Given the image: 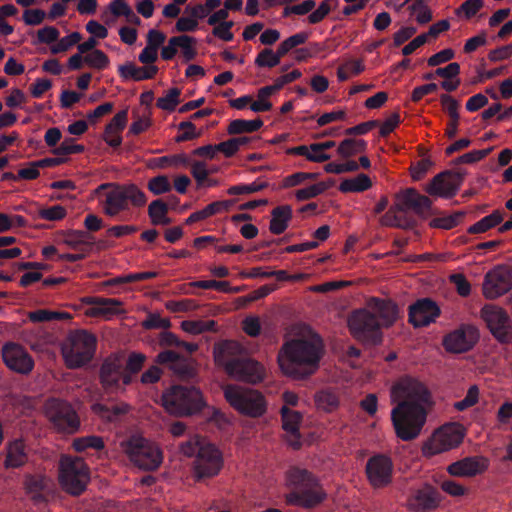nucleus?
Masks as SVG:
<instances>
[{
  "mask_svg": "<svg viewBox=\"0 0 512 512\" xmlns=\"http://www.w3.org/2000/svg\"><path fill=\"white\" fill-rule=\"evenodd\" d=\"M504 218V213L500 210H494L490 215L485 216L472 226L468 228V233L470 234H478L484 233L497 225H499Z\"/></svg>",
  "mask_w": 512,
  "mask_h": 512,
  "instance_id": "obj_37",
  "label": "nucleus"
},
{
  "mask_svg": "<svg viewBox=\"0 0 512 512\" xmlns=\"http://www.w3.org/2000/svg\"><path fill=\"white\" fill-rule=\"evenodd\" d=\"M292 218V208L289 205L275 207L271 211V220L269 230L272 234L279 235L283 233Z\"/></svg>",
  "mask_w": 512,
  "mask_h": 512,
  "instance_id": "obj_32",
  "label": "nucleus"
},
{
  "mask_svg": "<svg viewBox=\"0 0 512 512\" xmlns=\"http://www.w3.org/2000/svg\"><path fill=\"white\" fill-rule=\"evenodd\" d=\"M348 327L359 341L379 343L381 341L380 325L378 319L366 306L364 309L354 311L348 318Z\"/></svg>",
  "mask_w": 512,
  "mask_h": 512,
  "instance_id": "obj_10",
  "label": "nucleus"
},
{
  "mask_svg": "<svg viewBox=\"0 0 512 512\" xmlns=\"http://www.w3.org/2000/svg\"><path fill=\"white\" fill-rule=\"evenodd\" d=\"M391 398L393 402L402 403H420L421 405H431V393L427 386L420 380L405 376L399 379L391 388Z\"/></svg>",
  "mask_w": 512,
  "mask_h": 512,
  "instance_id": "obj_11",
  "label": "nucleus"
},
{
  "mask_svg": "<svg viewBox=\"0 0 512 512\" xmlns=\"http://www.w3.org/2000/svg\"><path fill=\"white\" fill-rule=\"evenodd\" d=\"M170 370L182 380L192 379L197 374L194 362L183 356L179 357Z\"/></svg>",
  "mask_w": 512,
  "mask_h": 512,
  "instance_id": "obj_41",
  "label": "nucleus"
},
{
  "mask_svg": "<svg viewBox=\"0 0 512 512\" xmlns=\"http://www.w3.org/2000/svg\"><path fill=\"white\" fill-rule=\"evenodd\" d=\"M286 54L281 49L280 46H278L276 52H273L272 49H264L262 50L255 59V64L258 67H275L280 63V60L282 57H284Z\"/></svg>",
  "mask_w": 512,
  "mask_h": 512,
  "instance_id": "obj_42",
  "label": "nucleus"
},
{
  "mask_svg": "<svg viewBox=\"0 0 512 512\" xmlns=\"http://www.w3.org/2000/svg\"><path fill=\"white\" fill-rule=\"evenodd\" d=\"M326 493L319 484L318 480L314 481L300 491H290L285 495L287 504L301 506L304 508H313L326 499Z\"/></svg>",
  "mask_w": 512,
  "mask_h": 512,
  "instance_id": "obj_24",
  "label": "nucleus"
},
{
  "mask_svg": "<svg viewBox=\"0 0 512 512\" xmlns=\"http://www.w3.org/2000/svg\"><path fill=\"white\" fill-rule=\"evenodd\" d=\"M487 468L488 460L485 457L473 456L451 463L447 471L455 477H474L485 472Z\"/></svg>",
  "mask_w": 512,
  "mask_h": 512,
  "instance_id": "obj_29",
  "label": "nucleus"
},
{
  "mask_svg": "<svg viewBox=\"0 0 512 512\" xmlns=\"http://www.w3.org/2000/svg\"><path fill=\"white\" fill-rule=\"evenodd\" d=\"M395 208L401 210L403 214L407 211H413L421 217L430 215L432 202L431 200L414 188H407L395 194Z\"/></svg>",
  "mask_w": 512,
  "mask_h": 512,
  "instance_id": "obj_20",
  "label": "nucleus"
},
{
  "mask_svg": "<svg viewBox=\"0 0 512 512\" xmlns=\"http://www.w3.org/2000/svg\"><path fill=\"white\" fill-rule=\"evenodd\" d=\"M120 448L129 461L144 471H154L163 461L161 449L154 442L138 435L121 441Z\"/></svg>",
  "mask_w": 512,
  "mask_h": 512,
  "instance_id": "obj_4",
  "label": "nucleus"
},
{
  "mask_svg": "<svg viewBox=\"0 0 512 512\" xmlns=\"http://www.w3.org/2000/svg\"><path fill=\"white\" fill-rule=\"evenodd\" d=\"M181 328L189 334L197 335L206 331H217V323L214 320H185L181 322Z\"/></svg>",
  "mask_w": 512,
  "mask_h": 512,
  "instance_id": "obj_43",
  "label": "nucleus"
},
{
  "mask_svg": "<svg viewBox=\"0 0 512 512\" xmlns=\"http://www.w3.org/2000/svg\"><path fill=\"white\" fill-rule=\"evenodd\" d=\"M438 491L429 484L410 489L404 504L409 512H430L440 505Z\"/></svg>",
  "mask_w": 512,
  "mask_h": 512,
  "instance_id": "obj_18",
  "label": "nucleus"
},
{
  "mask_svg": "<svg viewBox=\"0 0 512 512\" xmlns=\"http://www.w3.org/2000/svg\"><path fill=\"white\" fill-rule=\"evenodd\" d=\"M28 461L26 446L22 440H15L7 446L5 467L18 468Z\"/></svg>",
  "mask_w": 512,
  "mask_h": 512,
  "instance_id": "obj_33",
  "label": "nucleus"
},
{
  "mask_svg": "<svg viewBox=\"0 0 512 512\" xmlns=\"http://www.w3.org/2000/svg\"><path fill=\"white\" fill-rule=\"evenodd\" d=\"M223 467V458L218 448L212 444H204V448L193 462V476L196 481H204L215 477Z\"/></svg>",
  "mask_w": 512,
  "mask_h": 512,
  "instance_id": "obj_12",
  "label": "nucleus"
},
{
  "mask_svg": "<svg viewBox=\"0 0 512 512\" xmlns=\"http://www.w3.org/2000/svg\"><path fill=\"white\" fill-rule=\"evenodd\" d=\"M91 236L82 230H69L64 234L63 242L73 249L81 247L82 251L92 250L93 243L90 242Z\"/></svg>",
  "mask_w": 512,
  "mask_h": 512,
  "instance_id": "obj_36",
  "label": "nucleus"
},
{
  "mask_svg": "<svg viewBox=\"0 0 512 512\" xmlns=\"http://www.w3.org/2000/svg\"><path fill=\"white\" fill-rule=\"evenodd\" d=\"M223 392L231 407L245 416L257 418L266 412L265 398L255 389L229 384L223 387Z\"/></svg>",
  "mask_w": 512,
  "mask_h": 512,
  "instance_id": "obj_6",
  "label": "nucleus"
},
{
  "mask_svg": "<svg viewBox=\"0 0 512 512\" xmlns=\"http://www.w3.org/2000/svg\"><path fill=\"white\" fill-rule=\"evenodd\" d=\"M85 303L91 305L87 310V315L91 317L111 319L116 315L125 313V310L122 308L123 303L115 298L88 297Z\"/></svg>",
  "mask_w": 512,
  "mask_h": 512,
  "instance_id": "obj_28",
  "label": "nucleus"
},
{
  "mask_svg": "<svg viewBox=\"0 0 512 512\" xmlns=\"http://www.w3.org/2000/svg\"><path fill=\"white\" fill-rule=\"evenodd\" d=\"M427 411L420 403H398L391 412V420L398 438L411 441L417 438L426 423Z\"/></svg>",
  "mask_w": 512,
  "mask_h": 512,
  "instance_id": "obj_3",
  "label": "nucleus"
},
{
  "mask_svg": "<svg viewBox=\"0 0 512 512\" xmlns=\"http://www.w3.org/2000/svg\"><path fill=\"white\" fill-rule=\"evenodd\" d=\"M209 442L199 435H194L190 437L188 440L182 442L179 446L180 452L186 457H197L200 450L204 448V444H208Z\"/></svg>",
  "mask_w": 512,
  "mask_h": 512,
  "instance_id": "obj_44",
  "label": "nucleus"
},
{
  "mask_svg": "<svg viewBox=\"0 0 512 512\" xmlns=\"http://www.w3.org/2000/svg\"><path fill=\"white\" fill-rule=\"evenodd\" d=\"M228 376L238 381L256 384L263 381L265 377V369L256 360L244 355L235 364V367L229 371Z\"/></svg>",
  "mask_w": 512,
  "mask_h": 512,
  "instance_id": "obj_26",
  "label": "nucleus"
},
{
  "mask_svg": "<svg viewBox=\"0 0 512 512\" xmlns=\"http://www.w3.org/2000/svg\"><path fill=\"white\" fill-rule=\"evenodd\" d=\"M147 187L154 195H161L171 190L169 178L166 175H158L148 181Z\"/></svg>",
  "mask_w": 512,
  "mask_h": 512,
  "instance_id": "obj_55",
  "label": "nucleus"
},
{
  "mask_svg": "<svg viewBox=\"0 0 512 512\" xmlns=\"http://www.w3.org/2000/svg\"><path fill=\"white\" fill-rule=\"evenodd\" d=\"M59 482L67 493L78 496L86 489L89 471L79 457L62 456L59 463Z\"/></svg>",
  "mask_w": 512,
  "mask_h": 512,
  "instance_id": "obj_7",
  "label": "nucleus"
},
{
  "mask_svg": "<svg viewBox=\"0 0 512 512\" xmlns=\"http://www.w3.org/2000/svg\"><path fill=\"white\" fill-rule=\"evenodd\" d=\"M492 147L483 149V150H474L468 153H465L452 161L454 165L460 164H473L479 162L484 159L486 156L490 154L492 151Z\"/></svg>",
  "mask_w": 512,
  "mask_h": 512,
  "instance_id": "obj_56",
  "label": "nucleus"
},
{
  "mask_svg": "<svg viewBox=\"0 0 512 512\" xmlns=\"http://www.w3.org/2000/svg\"><path fill=\"white\" fill-rule=\"evenodd\" d=\"M127 203L124 185H116L106 194L104 211L109 216H115L127 208Z\"/></svg>",
  "mask_w": 512,
  "mask_h": 512,
  "instance_id": "obj_30",
  "label": "nucleus"
},
{
  "mask_svg": "<svg viewBox=\"0 0 512 512\" xmlns=\"http://www.w3.org/2000/svg\"><path fill=\"white\" fill-rule=\"evenodd\" d=\"M96 343V337L85 330L71 332L62 345L66 366L77 369L90 362L96 351Z\"/></svg>",
  "mask_w": 512,
  "mask_h": 512,
  "instance_id": "obj_5",
  "label": "nucleus"
},
{
  "mask_svg": "<svg viewBox=\"0 0 512 512\" xmlns=\"http://www.w3.org/2000/svg\"><path fill=\"white\" fill-rule=\"evenodd\" d=\"M463 179L464 174L460 172H441L433 177L426 187V192L432 196L453 197L459 190Z\"/></svg>",
  "mask_w": 512,
  "mask_h": 512,
  "instance_id": "obj_22",
  "label": "nucleus"
},
{
  "mask_svg": "<svg viewBox=\"0 0 512 512\" xmlns=\"http://www.w3.org/2000/svg\"><path fill=\"white\" fill-rule=\"evenodd\" d=\"M262 126L263 121L260 118L255 120L236 119L229 123L227 132L229 135L252 133L259 130Z\"/></svg>",
  "mask_w": 512,
  "mask_h": 512,
  "instance_id": "obj_38",
  "label": "nucleus"
},
{
  "mask_svg": "<svg viewBox=\"0 0 512 512\" xmlns=\"http://www.w3.org/2000/svg\"><path fill=\"white\" fill-rule=\"evenodd\" d=\"M478 340V329L472 325L463 324L444 336L442 344L446 351L458 354L471 350Z\"/></svg>",
  "mask_w": 512,
  "mask_h": 512,
  "instance_id": "obj_19",
  "label": "nucleus"
},
{
  "mask_svg": "<svg viewBox=\"0 0 512 512\" xmlns=\"http://www.w3.org/2000/svg\"><path fill=\"white\" fill-rule=\"evenodd\" d=\"M50 480L42 475H28L25 478V488L28 493L32 494L35 501L42 499L41 491L44 490Z\"/></svg>",
  "mask_w": 512,
  "mask_h": 512,
  "instance_id": "obj_40",
  "label": "nucleus"
},
{
  "mask_svg": "<svg viewBox=\"0 0 512 512\" xmlns=\"http://www.w3.org/2000/svg\"><path fill=\"white\" fill-rule=\"evenodd\" d=\"M196 39L188 35L178 36V49L181 50L184 61L189 62L197 56Z\"/></svg>",
  "mask_w": 512,
  "mask_h": 512,
  "instance_id": "obj_50",
  "label": "nucleus"
},
{
  "mask_svg": "<svg viewBox=\"0 0 512 512\" xmlns=\"http://www.w3.org/2000/svg\"><path fill=\"white\" fill-rule=\"evenodd\" d=\"M245 353V348L233 340H224L213 346L214 362L217 366L223 368L227 375Z\"/></svg>",
  "mask_w": 512,
  "mask_h": 512,
  "instance_id": "obj_21",
  "label": "nucleus"
},
{
  "mask_svg": "<svg viewBox=\"0 0 512 512\" xmlns=\"http://www.w3.org/2000/svg\"><path fill=\"white\" fill-rule=\"evenodd\" d=\"M366 149V142L364 140L357 139H345L338 146V153L344 157L348 158L357 153L364 152Z\"/></svg>",
  "mask_w": 512,
  "mask_h": 512,
  "instance_id": "obj_46",
  "label": "nucleus"
},
{
  "mask_svg": "<svg viewBox=\"0 0 512 512\" xmlns=\"http://www.w3.org/2000/svg\"><path fill=\"white\" fill-rule=\"evenodd\" d=\"M166 309L170 312H189L195 311L199 308V305L192 299H183L180 301H168L165 303Z\"/></svg>",
  "mask_w": 512,
  "mask_h": 512,
  "instance_id": "obj_59",
  "label": "nucleus"
},
{
  "mask_svg": "<svg viewBox=\"0 0 512 512\" xmlns=\"http://www.w3.org/2000/svg\"><path fill=\"white\" fill-rule=\"evenodd\" d=\"M125 356L122 353H114L106 357L99 369V381L106 392L124 390L123 386L129 385L131 379L125 375Z\"/></svg>",
  "mask_w": 512,
  "mask_h": 512,
  "instance_id": "obj_8",
  "label": "nucleus"
},
{
  "mask_svg": "<svg viewBox=\"0 0 512 512\" xmlns=\"http://www.w3.org/2000/svg\"><path fill=\"white\" fill-rule=\"evenodd\" d=\"M127 202L130 201L132 205L141 207L146 204L147 198L143 191H141L136 185L129 184L124 185Z\"/></svg>",
  "mask_w": 512,
  "mask_h": 512,
  "instance_id": "obj_60",
  "label": "nucleus"
},
{
  "mask_svg": "<svg viewBox=\"0 0 512 512\" xmlns=\"http://www.w3.org/2000/svg\"><path fill=\"white\" fill-rule=\"evenodd\" d=\"M372 186L371 179L366 174H358L351 179H345L341 182L339 190L343 193L347 192H362Z\"/></svg>",
  "mask_w": 512,
  "mask_h": 512,
  "instance_id": "obj_39",
  "label": "nucleus"
},
{
  "mask_svg": "<svg viewBox=\"0 0 512 512\" xmlns=\"http://www.w3.org/2000/svg\"><path fill=\"white\" fill-rule=\"evenodd\" d=\"M72 446L77 452H83L88 448L101 450L104 448L105 445L102 437L96 435H89L75 438L73 440Z\"/></svg>",
  "mask_w": 512,
  "mask_h": 512,
  "instance_id": "obj_45",
  "label": "nucleus"
},
{
  "mask_svg": "<svg viewBox=\"0 0 512 512\" xmlns=\"http://www.w3.org/2000/svg\"><path fill=\"white\" fill-rule=\"evenodd\" d=\"M315 403L319 409L325 412H332L338 407L339 399L335 393L324 390L316 393Z\"/></svg>",
  "mask_w": 512,
  "mask_h": 512,
  "instance_id": "obj_47",
  "label": "nucleus"
},
{
  "mask_svg": "<svg viewBox=\"0 0 512 512\" xmlns=\"http://www.w3.org/2000/svg\"><path fill=\"white\" fill-rule=\"evenodd\" d=\"M81 34L79 32H73L68 36L63 37L58 41L56 45L51 48L53 54L67 51L69 48L79 43L81 40Z\"/></svg>",
  "mask_w": 512,
  "mask_h": 512,
  "instance_id": "obj_62",
  "label": "nucleus"
},
{
  "mask_svg": "<svg viewBox=\"0 0 512 512\" xmlns=\"http://www.w3.org/2000/svg\"><path fill=\"white\" fill-rule=\"evenodd\" d=\"M332 183L333 182H331V183L319 182V183L313 184L309 187L298 189L295 192V197L298 201H305V200L314 198V197L322 194L323 192H325L328 188H330Z\"/></svg>",
  "mask_w": 512,
  "mask_h": 512,
  "instance_id": "obj_52",
  "label": "nucleus"
},
{
  "mask_svg": "<svg viewBox=\"0 0 512 512\" xmlns=\"http://www.w3.org/2000/svg\"><path fill=\"white\" fill-rule=\"evenodd\" d=\"M394 464L385 454H376L370 457L365 466V473L373 489H384L393 482Z\"/></svg>",
  "mask_w": 512,
  "mask_h": 512,
  "instance_id": "obj_14",
  "label": "nucleus"
},
{
  "mask_svg": "<svg viewBox=\"0 0 512 512\" xmlns=\"http://www.w3.org/2000/svg\"><path fill=\"white\" fill-rule=\"evenodd\" d=\"M29 320L32 322H46L52 320H67L71 319V315L67 312L50 311L46 309H39L28 314Z\"/></svg>",
  "mask_w": 512,
  "mask_h": 512,
  "instance_id": "obj_48",
  "label": "nucleus"
},
{
  "mask_svg": "<svg viewBox=\"0 0 512 512\" xmlns=\"http://www.w3.org/2000/svg\"><path fill=\"white\" fill-rule=\"evenodd\" d=\"M282 418V428L285 431V440L294 450L301 448V434L299 428L302 422V414L298 411L288 408L286 405L280 410Z\"/></svg>",
  "mask_w": 512,
  "mask_h": 512,
  "instance_id": "obj_27",
  "label": "nucleus"
},
{
  "mask_svg": "<svg viewBox=\"0 0 512 512\" xmlns=\"http://www.w3.org/2000/svg\"><path fill=\"white\" fill-rule=\"evenodd\" d=\"M379 222L385 227H397L402 229H408L414 226L412 218L404 215L401 210L395 208V202L379 219Z\"/></svg>",
  "mask_w": 512,
  "mask_h": 512,
  "instance_id": "obj_35",
  "label": "nucleus"
},
{
  "mask_svg": "<svg viewBox=\"0 0 512 512\" xmlns=\"http://www.w3.org/2000/svg\"><path fill=\"white\" fill-rule=\"evenodd\" d=\"M464 438L463 426L457 423L447 424L436 430L424 447V454L433 456L451 450L461 444Z\"/></svg>",
  "mask_w": 512,
  "mask_h": 512,
  "instance_id": "obj_13",
  "label": "nucleus"
},
{
  "mask_svg": "<svg viewBox=\"0 0 512 512\" xmlns=\"http://www.w3.org/2000/svg\"><path fill=\"white\" fill-rule=\"evenodd\" d=\"M366 306L376 316L381 328L391 327L399 318V307L391 299L371 297L367 300Z\"/></svg>",
  "mask_w": 512,
  "mask_h": 512,
  "instance_id": "obj_23",
  "label": "nucleus"
},
{
  "mask_svg": "<svg viewBox=\"0 0 512 512\" xmlns=\"http://www.w3.org/2000/svg\"><path fill=\"white\" fill-rule=\"evenodd\" d=\"M440 102L443 109L447 112L450 119H460V115L458 112L459 102L448 94H442L440 96Z\"/></svg>",
  "mask_w": 512,
  "mask_h": 512,
  "instance_id": "obj_63",
  "label": "nucleus"
},
{
  "mask_svg": "<svg viewBox=\"0 0 512 512\" xmlns=\"http://www.w3.org/2000/svg\"><path fill=\"white\" fill-rule=\"evenodd\" d=\"M410 9L418 23L426 24L432 20V12L423 0H417L410 6Z\"/></svg>",
  "mask_w": 512,
  "mask_h": 512,
  "instance_id": "obj_58",
  "label": "nucleus"
},
{
  "mask_svg": "<svg viewBox=\"0 0 512 512\" xmlns=\"http://www.w3.org/2000/svg\"><path fill=\"white\" fill-rule=\"evenodd\" d=\"M168 213V205L161 199H156L149 204L148 215L151 219V223L154 224L164 214Z\"/></svg>",
  "mask_w": 512,
  "mask_h": 512,
  "instance_id": "obj_64",
  "label": "nucleus"
},
{
  "mask_svg": "<svg viewBox=\"0 0 512 512\" xmlns=\"http://www.w3.org/2000/svg\"><path fill=\"white\" fill-rule=\"evenodd\" d=\"M324 354L321 337L313 332L291 339L280 348L277 362L281 372L294 380H305L316 373Z\"/></svg>",
  "mask_w": 512,
  "mask_h": 512,
  "instance_id": "obj_1",
  "label": "nucleus"
},
{
  "mask_svg": "<svg viewBox=\"0 0 512 512\" xmlns=\"http://www.w3.org/2000/svg\"><path fill=\"white\" fill-rule=\"evenodd\" d=\"M1 354L6 367L15 373L28 375L34 368L33 358L28 351L18 343H5L2 347Z\"/></svg>",
  "mask_w": 512,
  "mask_h": 512,
  "instance_id": "obj_17",
  "label": "nucleus"
},
{
  "mask_svg": "<svg viewBox=\"0 0 512 512\" xmlns=\"http://www.w3.org/2000/svg\"><path fill=\"white\" fill-rule=\"evenodd\" d=\"M439 315V307L429 298L417 300L409 306V322L416 328L428 326Z\"/></svg>",
  "mask_w": 512,
  "mask_h": 512,
  "instance_id": "obj_25",
  "label": "nucleus"
},
{
  "mask_svg": "<svg viewBox=\"0 0 512 512\" xmlns=\"http://www.w3.org/2000/svg\"><path fill=\"white\" fill-rule=\"evenodd\" d=\"M109 10L115 17L125 16L129 22L139 23V18L124 0H113Z\"/></svg>",
  "mask_w": 512,
  "mask_h": 512,
  "instance_id": "obj_51",
  "label": "nucleus"
},
{
  "mask_svg": "<svg viewBox=\"0 0 512 512\" xmlns=\"http://www.w3.org/2000/svg\"><path fill=\"white\" fill-rule=\"evenodd\" d=\"M119 72L124 79L141 81L152 79L157 74L158 68L154 65L138 67L133 63H127L119 67Z\"/></svg>",
  "mask_w": 512,
  "mask_h": 512,
  "instance_id": "obj_34",
  "label": "nucleus"
},
{
  "mask_svg": "<svg viewBox=\"0 0 512 512\" xmlns=\"http://www.w3.org/2000/svg\"><path fill=\"white\" fill-rule=\"evenodd\" d=\"M146 356L142 353L133 352L125 358L124 371L132 380L133 375L140 372L144 366Z\"/></svg>",
  "mask_w": 512,
  "mask_h": 512,
  "instance_id": "obj_53",
  "label": "nucleus"
},
{
  "mask_svg": "<svg viewBox=\"0 0 512 512\" xmlns=\"http://www.w3.org/2000/svg\"><path fill=\"white\" fill-rule=\"evenodd\" d=\"M189 162L188 157L181 153L171 156H163L155 159V167L165 169L168 167H178L180 165H187Z\"/></svg>",
  "mask_w": 512,
  "mask_h": 512,
  "instance_id": "obj_54",
  "label": "nucleus"
},
{
  "mask_svg": "<svg viewBox=\"0 0 512 512\" xmlns=\"http://www.w3.org/2000/svg\"><path fill=\"white\" fill-rule=\"evenodd\" d=\"M165 410L174 416L186 417L197 414L206 406L203 394L195 386L174 385L162 394Z\"/></svg>",
  "mask_w": 512,
  "mask_h": 512,
  "instance_id": "obj_2",
  "label": "nucleus"
},
{
  "mask_svg": "<svg viewBox=\"0 0 512 512\" xmlns=\"http://www.w3.org/2000/svg\"><path fill=\"white\" fill-rule=\"evenodd\" d=\"M317 479L311 472L299 467H291L286 472V483L291 491H300L304 487L314 484Z\"/></svg>",
  "mask_w": 512,
  "mask_h": 512,
  "instance_id": "obj_31",
  "label": "nucleus"
},
{
  "mask_svg": "<svg viewBox=\"0 0 512 512\" xmlns=\"http://www.w3.org/2000/svg\"><path fill=\"white\" fill-rule=\"evenodd\" d=\"M480 314L492 335L500 343L506 344L511 341L510 318L502 307L487 304L481 309Z\"/></svg>",
  "mask_w": 512,
  "mask_h": 512,
  "instance_id": "obj_15",
  "label": "nucleus"
},
{
  "mask_svg": "<svg viewBox=\"0 0 512 512\" xmlns=\"http://www.w3.org/2000/svg\"><path fill=\"white\" fill-rule=\"evenodd\" d=\"M512 289V267L498 265L486 273L482 292L487 299H496Z\"/></svg>",
  "mask_w": 512,
  "mask_h": 512,
  "instance_id": "obj_16",
  "label": "nucleus"
},
{
  "mask_svg": "<svg viewBox=\"0 0 512 512\" xmlns=\"http://www.w3.org/2000/svg\"><path fill=\"white\" fill-rule=\"evenodd\" d=\"M181 90L179 88H170L164 96L159 97L156 106L165 111H174L176 106L180 103L179 97Z\"/></svg>",
  "mask_w": 512,
  "mask_h": 512,
  "instance_id": "obj_49",
  "label": "nucleus"
},
{
  "mask_svg": "<svg viewBox=\"0 0 512 512\" xmlns=\"http://www.w3.org/2000/svg\"><path fill=\"white\" fill-rule=\"evenodd\" d=\"M479 389L476 385L471 386L463 400L455 402L454 408L458 411H464L478 402Z\"/></svg>",
  "mask_w": 512,
  "mask_h": 512,
  "instance_id": "obj_61",
  "label": "nucleus"
},
{
  "mask_svg": "<svg viewBox=\"0 0 512 512\" xmlns=\"http://www.w3.org/2000/svg\"><path fill=\"white\" fill-rule=\"evenodd\" d=\"M45 414L58 432L74 434L80 428L76 411L64 400L55 398L47 400Z\"/></svg>",
  "mask_w": 512,
  "mask_h": 512,
  "instance_id": "obj_9",
  "label": "nucleus"
},
{
  "mask_svg": "<svg viewBox=\"0 0 512 512\" xmlns=\"http://www.w3.org/2000/svg\"><path fill=\"white\" fill-rule=\"evenodd\" d=\"M84 62L92 68L101 70L108 66L109 59L103 51L95 49L84 57Z\"/></svg>",
  "mask_w": 512,
  "mask_h": 512,
  "instance_id": "obj_57",
  "label": "nucleus"
}]
</instances>
